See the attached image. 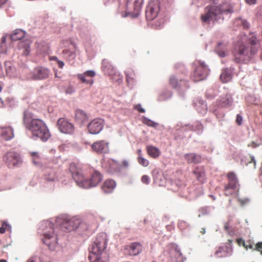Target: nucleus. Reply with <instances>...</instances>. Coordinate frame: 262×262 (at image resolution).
I'll return each mask as SVG.
<instances>
[{"label":"nucleus","instance_id":"nucleus-1","mask_svg":"<svg viewBox=\"0 0 262 262\" xmlns=\"http://www.w3.org/2000/svg\"><path fill=\"white\" fill-rule=\"evenodd\" d=\"M69 170L76 184L83 188L95 187L102 180V176L98 171L94 172L90 178L85 177L81 168L74 163L70 164Z\"/></svg>","mask_w":262,"mask_h":262},{"label":"nucleus","instance_id":"nucleus-2","mask_svg":"<svg viewBox=\"0 0 262 262\" xmlns=\"http://www.w3.org/2000/svg\"><path fill=\"white\" fill-rule=\"evenodd\" d=\"M23 123L25 127L30 130L33 138L40 139L43 142L47 141L51 134L45 122L41 119H31L29 113H24Z\"/></svg>","mask_w":262,"mask_h":262},{"label":"nucleus","instance_id":"nucleus-3","mask_svg":"<svg viewBox=\"0 0 262 262\" xmlns=\"http://www.w3.org/2000/svg\"><path fill=\"white\" fill-rule=\"evenodd\" d=\"M232 12L230 6L228 3H224L219 6H208L205 9L204 14L201 16L203 22L215 20L220 18V15Z\"/></svg>","mask_w":262,"mask_h":262},{"label":"nucleus","instance_id":"nucleus-4","mask_svg":"<svg viewBox=\"0 0 262 262\" xmlns=\"http://www.w3.org/2000/svg\"><path fill=\"white\" fill-rule=\"evenodd\" d=\"M106 235L104 234L98 235L90 249V254L88 257L90 262H103L100 259L99 255L106 248Z\"/></svg>","mask_w":262,"mask_h":262},{"label":"nucleus","instance_id":"nucleus-5","mask_svg":"<svg viewBox=\"0 0 262 262\" xmlns=\"http://www.w3.org/2000/svg\"><path fill=\"white\" fill-rule=\"evenodd\" d=\"M257 50L252 45H241L233 53L234 60L236 63L249 60L256 53Z\"/></svg>","mask_w":262,"mask_h":262},{"label":"nucleus","instance_id":"nucleus-6","mask_svg":"<svg viewBox=\"0 0 262 262\" xmlns=\"http://www.w3.org/2000/svg\"><path fill=\"white\" fill-rule=\"evenodd\" d=\"M47 225L43 229L42 241L50 249L54 250L57 244V237L54 233V224L46 223Z\"/></svg>","mask_w":262,"mask_h":262},{"label":"nucleus","instance_id":"nucleus-7","mask_svg":"<svg viewBox=\"0 0 262 262\" xmlns=\"http://www.w3.org/2000/svg\"><path fill=\"white\" fill-rule=\"evenodd\" d=\"M56 223L60 224L61 228L66 232L75 230L78 227L82 228L85 225L80 219L75 217L58 218L56 220Z\"/></svg>","mask_w":262,"mask_h":262},{"label":"nucleus","instance_id":"nucleus-8","mask_svg":"<svg viewBox=\"0 0 262 262\" xmlns=\"http://www.w3.org/2000/svg\"><path fill=\"white\" fill-rule=\"evenodd\" d=\"M228 184L224 187V192L226 195L229 196L234 193L235 190L238 187V181L237 178L233 172H230L227 173Z\"/></svg>","mask_w":262,"mask_h":262},{"label":"nucleus","instance_id":"nucleus-9","mask_svg":"<svg viewBox=\"0 0 262 262\" xmlns=\"http://www.w3.org/2000/svg\"><path fill=\"white\" fill-rule=\"evenodd\" d=\"M50 70L45 67L38 66L35 68L28 75V78L33 80H42L47 79Z\"/></svg>","mask_w":262,"mask_h":262},{"label":"nucleus","instance_id":"nucleus-10","mask_svg":"<svg viewBox=\"0 0 262 262\" xmlns=\"http://www.w3.org/2000/svg\"><path fill=\"white\" fill-rule=\"evenodd\" d=\"M160 10V3L158 0H151L146 8V18L148 20L156 18Z\"/></svg>","mask_w":262,"mask_h":262},{"label":"nucleus","instance_id":"nucleus-11","mask_svg":"<svg viewBox=\"0 0 262 262\" xmlns=\"http://www.w3.org/2000/svg\"><path fill=\"white\" fill-rule=\"evenodd\" d=\"M3 160L7 166L10 168L16 166L21 162L19 154L13 151L6 152L3 156Z\"/></svg>","mask_w":262,"mask_h":262},{"label":"nucleus","instance_id":"nucleus-12","mask_svg":"<svg viewBox=\"0 0 262 262\" xmlns=\"http://www.w3.org/2000/svg\"><path fill=\"white\" fill-rule=\"evenodd\" d=\"M209 70L205 62L201 61H198L194 74L192 77L194 81H200L205 79L209 74Z\"/></svg>","mask_w":262,"mask_h":262},{"label":"nucleus","instance_id":"nucleus-13","mask_svg":"<svg viewBox=\"0 0 262 262\" xmlns=\"http://www.w3.org/2000/svg\"><path fill=\"white\" fill-rule=\"evenodd\" d=\"M143 0H127V9L133 17H137L142 8Z\"/></svg>","mask_w":262,"mask_h":262},{"label":"nucleus","instance_id":"nucleus-14","mask_svg":"<svg viewBox=\"0 0 262 262\" xmlns=\"http://www.w3.org/2000/svg\"><path fill=\"white\" fill-rule=\"evenodd\" d=\"M104 121L101 118H96L92 120L88 125V129L91 134H99L103 129Z\"/></svg>","mask_w":262,"mask_h":262},{"label":"nucleus","instance_id":"nucleus-15","mask_svg":"<svg viewBox=\"0 0 262 262\" xmlns=\"http://www.w3.org/2000/svg\"><path fill=\"white\" fill-rule=\"evenodd\" d=\"M91 148L93 151L100 154H105L109 152V142L106 140H99L94 142Z\"/></svg>","mask_w":262,"mask_h":262},{"label":"nucleus","instance_id":"nucleus-16","mask_svg":"<svg viewBox=\"0 0 262 262\" xmlns=\"http://www.w3.org/2000/svg\"><path fill=\"white\" fill-rule=\"evenodd\" d=\"M57 124L59 130L63 134H72L74 132V125L65 118L59 119Z\"/></svg>","mask_w":262,"mask_h":262},{"label":"nucleus","instance_id":"nucleus-17","mask_svg":"<svg viewBox=\"0 0 262 262\" xmlns=\"http://www.w3.org/2000/svg\"><path fill=\"white\" fill-rule=\"evenodd\" d=\"M95 75L96 73L94 71L88 70L83 73L77 74V78L81 83L92 85L94 83L93 78Z\"/></svg>","mask_w":262,"mask_h":262},{"label":"nucleus","instance_id":"nucleus-18","mask_svg":"<svg viewBox=\"0 0 262 262\" xmlns=\"http://www.w3.org/2000/svg\"><path fill=\"white\" fill-rule=\"evenodd\" d=\"M169 85L173 89L178 90L186 89L189 88L188 83L183 79L179 80L175 76H171L169 80Z\"/></svg>","mask_w":262,"mask_h":262},{"label":"nucleus","instance_id":"nucleus-19","mask_svg":"<svg viewBox=\"0 0 262 262\" xmlns=\"http://www.w3.org/2000/svg\"><path fill=\"white\" fill-rule=\"evenodd\" d=\"M103 166L110 172L120 170V163L112 159L104 161L103 163Z\"/></svg>","mask_w":262,"mask_h":262},{"label":"nucleus","instance_id":"nucleus-20","mask_svg":"<svg viewBox=\"0 0 262 262\" xmlns=\"http://www.w3.org/2000/svg\"><path fill=\"white\" fill-rule=\"evenodd\" d=\"M125 252L129 255L136 256L142 251V246L139 243H133L125 247Z\"/></svg>","mask_w":262,"mask_h":262},{"label":"nucleus","instance_id":"nucleus-21","mask_svg":"<svg viewBox=\"0 0 262 262\" xmlns=\"http://www.w3.org/2000/svg\"><path fill=\"white\" fill-rule=\"evenodd\" d=\"M116 187V182L112 179H107L103 183L101 189L106 193H109L113 191Z\"/></svg>","mask_w":262,"mask_h":262},{"label":"nucleus","instance_id":"nucleus-22","mask_svg":"<svg viewBox=\"0 0 262 262\" xmlns=\"http://www.w3.org/2000/svg\"><path fill=\"white\" fill-rule=\"evenodd\" d=\"M184 158L188 163H199L201 162L202 157L195 153H189L184 155Z\"/></svg>","mask_w":262,"mask_h":262},{"label":"nucleus","instance_id":"nucleus-23","mask_svg":"<svg viewBox=\"0 0 262 262\" xmlns=\"http://www.w3.org/2000/svg\"><path fill=\"white\" fill-rule=\"evenodd\" d=\"M215 52L219 56L221 57H225L228 54L227 44L223 42L219 43L215 48Z\"/></svg>","mask_w":262,"mask_h":262},{"label":"nucleus","instance_id":"nucleus-24","mask_svg":"<svg viewBox=\"0 0 262 262\" xmlns=\"http://www.w3.org/2000/svg\"><path fill=\"white\" fill-rule=\"evenodd\" d=\"M103 71L110 76L116 74V71L114 68L106 59H103L102 62Z\"/></svg>","mask_w":262,"mask_h":262},{"label":"nucleus","instance_id":"nucleus-25","mask_svg":"<svg viewBox=\"0 0 262 262\" xmlns=\"http://www.w3.org/2000/svg\"><path fill=\"white\" fill-rule=\"evenodd\" d=\"M170 254L171 257H174L177 261H179L182 259V254L178 246L175 244L171 245Z\"/></svg>","mask_w":262,"mask_h":262},{"label":"nucleus","instance_id":"nucleus-26","mask_svg":"<svg viewBox=\"0 0 262 262\" xmlns=\"http://www.w3.org/2000/svg\"><path fill=\"white\" fill-rule=\"evenodd\" d=\"M88 119V115L83 111L78 109L75 111V120L77 122L82 124Z\"/></svg>","mask_w":262,"mask_h":262},{"label":"nucleus","instance_id":"nucleus-27","mask_svg":"<svg viewBox=\"0 0 262 262\" xmlns=\"http://www.w3.org/2000/svg\"><path fill=\"white\" fill-rule=\"evenodd\" d=\"M1 136L5 140H9L14 137L13 130L10 127H2Z\"/></svg>","mask_w":262,"mask_h":262},{"label":"nucleus","instance_id":"nucleus-28","mask_svg":"<svg viewBox=\"0 0 262 262\" xmlns=\"http://www.w3.org/2000/svg\"><path fill=\"white\" fill-rule=\"evenodd\" d=\"M126 81L128 84H133L136 81V74L134 70L130 68H127L125 71Z\"/></svg>","mask_w":262,"mask_h":262},{"label":"nucleus","instance_id":"nucleus-29","mask_svg":"<svg viewBox=\"0 0 262 262\" xmlns=\"http://www.w3.org/2000/svg\"><path fill=\"white\" fill-rule=\"evenodd\" d=\"M30 41L26 40L24 41H20L18 43L19 49L22 51L21 53L23 55L27 56L30 53Z\"/></svg>","mask_w":262,"mask_h":262},{"label":"nucleus","instance_id":"nucleus-30","mask_svg":"<svg viewBox=\"0 0 262 262\" xmlns=\"http://www.w3.org/2000/svg\"><path fill=\"white\" fill-rule=\"evenodd\" d=\"M25 32L21 29H16L11 35L10 37L12 40L16 41L22 39L25 36Z\"/></svg>","mask_w":262,"mask_h":262},{"label":"nucleus","instance_id":"nucleus-31","mask_svg":"<svg viewBox=\"0 0 262 262\" xmlns=\"http://www.w3.org/2000/svg\"><path fill=\"white\" fill-rule=\"evenodd\" d=\"M147 152L148 155L153 158H156L158 157L160 154L159 149L153 146H147Z\"/></svg>","mask_w":262,"mask_h":262},{"label":"nucleus","instance_id":"nucleus-32","mask_svg":"<svg viewBox=\"0 0 262 262\" xmlns=\"http://www.w3.org/2000/svg\"><path fill=\"white\" fill-rule=\"evenodd\" d=\"M232 103V99L230 95H227L225 97H223L220 101V105L222 107H225L230 105Z\"/></svg>","mask_w":262,"mask_h":262},{"label":"nucleus","instance_id":"nucleus-33","mask_svg":"<svg viewBox=\"0 0 262 262\" xmlns=\"http://www.w3.org/2000/svg\"><path fill=\"white\" fill-rule=\"evenodd\" d=\"M196 178L201 182H203L205 179V172L203 170L196 168L193 172Z\"/></svg>","mask_w":262,"mask_h":262},{"label":"nucleus","instance_id":"nucleus-34","mask_svg":"<svg viewBox=\"0 0 262 262\" xmlns=\"http://www.w3.org/2000/svg\"><path fill=\"white\" fill-rule=\"evenodd\" d=\"M204 126L203 124L199 122H196L192 124V126H190L189 130L190 131H198L200 133H202L203 130Z\"/></svg>","mask_w":262,"mask_h":262},{"label":"nucleus","instance_id":"nucleus-35","mask_svg":"<svg viewBox=\"0 0 262 262\" xmlns=\"http://www.w3.org/2000/svg\"><path fill=\"white\" fill-rule=\"evenodd\" d=\"M45 178L48 181H54L57 179V176L55 170H52L50 172L45 175Z\"/></svg>","mask_w":262,"mask_h":262},{"label":"nucleus","instance_id":"nucleus-36","mask_svg":"<svg viewBox=\"0 0 262 262\" xmlns=\"http://www.w3.org/2000/svg\"><path fill=\"white\" fill-rule=\"evenodd\" d=\"M232 76L230 73L226 71H224L220 76V79L223 82H227L231 79Z\"/></svg>","mask_w":262,"mask_h":262},{"label":"nucleus","instance_id":"nucleus-37","mask_svg":"<svg viewBox=\"0 0 262 262\" xmlns=\"http://www.w3.org/2000/svg\"><path fill=\"white\" fill-rule=\"evenodd\" d=\"M62 53L64 55H67L66 57L69 60H73L76 57V54L74 52L70 51L67 49L63 50Z\"/></svg>","mask_w":262,"mask_h":262},{"label":"nucleus","instance_id":"nucleus-38","mask_svg":"<svg viewBox=\"0 0 262 262\" xmlns=\"http://www.w3.org/2000/svg\"><path fill=\"white\" fill-rule=\"evenodd\" d=\"M6 37H3L0 42V53H5L6 51Z\"/></svg>","mask_w":262,"mask_h":262},{"label":"nucleus","instance_id":"nucleus-39","mask_svg":"<svg viewBox=\"0 0 262 262\" xmlns=\"http://www.w3.org/2000/svg\"><path fill=\"white\" fill-rule=\"evenodd\" d=\"M225 251L222 247H219L215 252V255L217 257H222L225 256Z\"/></svg>","mask_w":262,"mask_h":262},{"label":"nucleus","instance_id":"nucleus-40","mask_svg":"<svg viewBox=\"0 0 262 262\" xmlns=\"http://www.w3.org/2000/svg\"><path fill=\"white\" fill-rule=\"evenodd\" d=\"M31 156L32 157V161L34 164L37 165L39 163V156L38 154L35 152H32L30 153Z\"/></svg>","mask_w":262,"mask_h":262},{"label":"nucleus","instance_id":"nucleus-41","mask_svg":"<svg viewBox=\"0 0 262 262\" xmlns=\"http://www.w3.org/2000/svg\"><path fill=\"white\" fill-rule=\"evenodd\" d=\"M138 161L140 165L144 167L147 166L149 164V161L141 156H138Z\"/></svg>","mask_w":262,"mask_h":262},{"label":"nucleus","instance_id":"nucleus-42","mask_svg":"<svg viewBox=\"0 0 262 262\" xmlns=\"http://www.w3.org/2000/svg\"><path fill=\"white\" fill-rule=\"evenodd\" d=\"M6 67V71L8 74H11L14 70V68L12 67V64L9 61H6L5 63Z\"/></svg>","mask_w":262,"mask_h":262},{"label":"nucleus","instance_id":"nucleus-43","mask_svg":"<svg viewBox=\"0 0 262 262\" xmlns=\"http://www.w3.org/2000/svg\"><path fill=\"white\" fill-rule=\"evenodd\" d=\"M10 229V226L6 222H4L2 227L0 228V233L3 234L7 230L8 231Z\"/></svg>","mask_w":262,"mask_h":262},{"label":"nucleus","instance_id":"nucleus-44","mask_svg":"<svg viewBox=\"0 0 262 262\" xmlns=\"http://www.w3.org/2000/svg\"><path fill=\"white\" fill-rule=\"evenodd\" d=\"M236 21L237 22H240L243 28H245V29H247L249 28V23L247 22V21H246V20H242L241 19H237L236 20Z\"/></svg>","mask_w":262,"mask_h":262},{"label":"nucleus","instance_id":"nucleus-45","mask_svg":"<svg viewBox=\"0 0 262 262\" xmlns=\"http://www.w3.org/2000/svg\"><path fill=\"white\" fill-rule=\"evenodd\" d=\"M141 181L145 184H148L150 182L149 177L147 175H143L141 178Z\"/></svg>","mask_w":262,"mask_h":262},{"label":"nucleus","instance_id":"nucleus-46","mask_svg":"<svg viewBox=\"0 0 262 262\" xmlns=\"http://www.w3.org/2000/svg\"><path fill=\"white\" fill-rule=\"evenodd\" d=\"M255 249L259 252L262 255V242H258L255 245Z\"/></svg>","mask_w":262,"mask_h":262},{"label":"nucleus","instance_id":"nucleus-47","mask_svg":"<svg viewBox=\"0 0 262 262\" xmlns=\"http://www.w3.org/2000/svg\"><path fill=\"white\" fill-rule=\"evenodd\" d=\"M120 169L123 168H127L129 166V163L127 160H123L121 163H120Z\"/></svg>","mask_w":262,"mask_h":262},{"label":"nucleus","instance_id":"nucleus-48","mask_svg":"<svg viewBox=\"0 0 262 262\" xmlns=\"http://www.w3.org/2000/svg\"><path fill=\"white\" fill-rule=\"evenodd\" d=\"M242 121H243V118H242V117L240 115L237 114V116H236V123L238 125H241L242 124Z\"/></svg>","mask_w":262,"mask_h":262},{"label":"nucleus","instance_id":"nucleus-49","mask_svg":"<svg viewBox=\"0 0 262 262\" xmlns=\"http://www.w3.org/2000/svg\"><path fill=\"white\" fill-rule=\"evenodd\" d=\"M249 199L247 198L245 199H239L238 202L241 203L242 205H244L249 202Z\"/></svg>","mask_w":262,"mask_h":262},{"label":"nucleus","instance_id":"nucleus-50","mask_svg":"<svg viewBox=\"0 0 262 262\" xmlns=\"http://www.w3.org/2000/svg\"><path fill=\"white\" fill-rule=\"evenodd\" d=\"M74 92V89L72 86H69L66 90V93L68 94H71Z\"/></svg>","mask_w":262,"mask_h":262},{"label":"nucleus","instance_id":"nucleus-51","mask_svg":"<svg viewBox=\"0 0 262 262\" xmlns=\"http://www.w3.org/2000/svg\"><path fill=\"white\" fill-rule=\"evenodd\" d=\"M135 108L140 113H144L145 110L142 108L141 104H138L135 106Z\"/></svg>","mask_w":262,"mask_h":262},{"label":"nucleus","instance_id":"nucleus-52","mask_svg":"<svg viewBox=\"0 0 262 262\" xmlns=\"http://www.w3.org/2000/svg\"><path fill=\"white\" fill-rule=\"evenodd\" d=\"M190 126H192V124H188L183 125L181 126V129L183 130H189Z\"/></svg>","mask_w":262,"mask_h":262},{"label":"nucleus","instance_id":"nucleus-53","mask_svg":"<svg viewBox=\"0 0 262 262\" xmlns=\"http://www.w3.org/2000/svg\"><path fill=\"white\" fill-rule=\"evenodd\" d=\"M250 161L249 162V163H252L254 165V166H255L256 165V161L255 160V159L253 156H250L249 157Z\"/></svg>","mask_w":262,"mask_h":262},{"label":"nucleus","instance_id":"nucleus-54","mask_svg":"<svg viewBox=\"0 0 262 262\" xmlns=\"http://www.w3.org/2000/svg\"><path fill=\"white\" fill-rule=\"evenodd\" d=\"M57 63L59 68H60V69L63 68V67H64V62L63 61H61V60H58L57 61Z\"/></svg>","mask_w":262,"mask_h":262},{"label":"nucleus","instance_id":"nucleus-55","mask_svg":"<svg viewBox=\"0 0 262 262\" xmlns=\"http://www.w3.org/2000/svg\"><path fill=\"white\" fill-rule=\"evenodd\" d=\"M245 1L249 5H253L256 2V0H245Z\"/></svg>","mask_w":262,"mask_h":262},{"label":"nucleus","instance_id":"nucleus-56","mask_svg":"<svg viewBox=\"0 0 262 262\" xmlns=\"http://www.w3.org/2000/svg\"><path fill=\"white\" fill-rule=\"evenodd\" d=\"M249 243L248 245H245V246H244L247 249L248 248L249 249H253V246L252 243H250V242H248Z\"/></svg>","mask_w":262,"mask_h":262},{"label":"nucleus","instance_id":"nucleus-57","mask_svg":"<svg viewBox=\"0 0 262 262\" xmlns=\"http://www.w3.org/2000/svg\"><path fill=\"white\" fill-rule=\"evenodd\" d=\"M146 124L147 125H148V126H154V125H155V123H154V122H153V121H151V120H148V121L146 122Z\"/></svg>","mask_w":262,"mask_h":262},{"label":"nucleus","instance_id":"nucleus-58","mask_svg":"<svg viewBox=\"0 0 262 262\" xmlns=\"http://www.w3.org/2000/svg\"><path fill=\"white\" fill-rule=\"evenodd\" d=\"M49 60L50 61L55 60L57 62L58 60V59L57 58V57L56 56H50L49 57Z\"/></svg>","mask_w":262,"mask_h":262},{"label":"nucleus","instance_id":"nucleus-59","mask_svg":"<svg viewBox=\"0 0 262 262\" xmlns=\"http://www.w3.org/2000/svg\"><path fill=\"white\" fill-rule=\"evenodd\" d=\"M237 242L239 245L242 244L243 246H245V241L242 239H238Z\"/></svg>","mask_w":262,"mask_h":262},{"label":"nucleus","instance_id":"nucleus-60","mask_svg":"<svg viewBox=\"0 0 262 262\" xmlns=\"http://www.w3.org/2000/svg\"><path fill=\"white\" fill-rule=\"evenodd\" d=\"M7 2V0H0V8H1Z\"/></svg>","mask_w":262,"mask_h":262},{"label":"nucleus","instance_id":"nucleus-61","mask_svg":"<svg viewBox=\"0 0 262 262\" xmlns=\"http://www.w3.org/2000/svg\"><path fill=\"white\" fill-rule=\"evenodd\" d=\"M228 227H229V224L228 223H226L224 225V228L226 230H227L228 229Z\"/></svg>","mask_w":262,"mask_h":262},{"label":"nucleus","instance_id":"nucleus-62","mask_svg":"<svg viewBox=\"0 0 262 262\" xmlns=\"http://www.w3.org/2000/svg\"><path fill=\"white\" fill-rule=\"evenodd\" d=\"M4 105V102L3 100L0 98V107H3Z\"/></svg>","mask_w":262,"mask_h":262},{"label":"nucleus","instance_id":"nucleus-63","mask_svg":"<svg viewBox=\"0 0 262 262\" xmlns=\"http://www.w3.org/2000/svg\"><path fill=\"white\" fill-rule=\"evenodd\" d=\"M137 152L139 155V156H141V149H138Z\"/></svg>","mask_w":262,"mask_h":262},{"label":"nucleus","instance_id":"nucleus-64","mask_svg":"<svg viewBox=\"0 0 262 262\" xmlns=\"http://www.w3.org/2000/svg\"><path fill=\"white\" fill-rule=\"evenodd\" d=\"M0 262H7V261L6 260L2 259L0 260Z\"/></svg>","mask_w":262,"mask_h":262}]
</instances>
